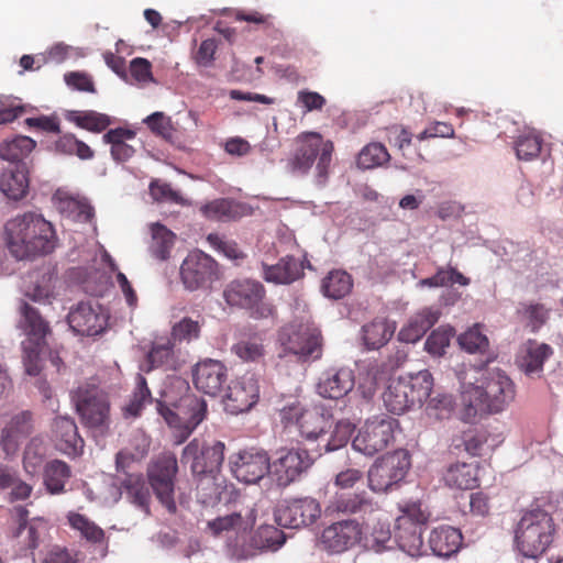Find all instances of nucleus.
I'll list each match as a JSON object with an SVG mask.
<instances>
[{
	"instance_id": "f257e3e1",
	"label": "nucleus",
	"mask_w": 563,
	"mask_h": 563,
	"mask_svg": "<svg viewBox=\"0 0 563 563\" xmlns=\"http://www.w3.org/2000/svg\"><path fill=\"white\" fill-rule=\"evenodd\" d=\"M516 386L500 368H485L475 383L462 385V419L474 422L477 419L504 412L514 402Z\"/></svg>"
},
{
	"instance_id": "f03ea898",
	"label": "nucleus",
	"mask_w": 563,
	"mask_h": 563,
	"mask_svg": "<svg viewBox=\"0 0 563 563\" xmlns=\"http://www.w3.org/2000/svg\"><path fill=\"white\" fill-rule=\"evenodd\" d=\"M3 240L16 260L47 254L55 247L52 224L34 212L18 214L8 220L3 228Z\"/></svg>"
},
{
	"instance_id": "7ed1b4c3",
	"label": "nucleus",
	"mask_w": 563,
	"mask_h": 563,
	"mask_svg": "<svg viewBox=\"0 0 563 563\" xmlns=\"http://www.w3.org/2000/svg\"><path fill=\"white\" fill-rule=\"evenodd\" d=\"M224 449L225 445L221 441L208 444L195 438L183 450L180 461L189 465L192 475L197 478L198 498L203 504H211L219 499L216 474L224 461Z\"/></svg>"
},
{
	"instance_id": "20e7f679",
	"label": "nucleus",
	"mask_w": 563,
	"mask_h": 563,
	"mask_svg": "<svg viewBox=\"0 0 563 563\" xmlns=\"http://www.w3.org/2000/svg\"><path fill=\"white\" fill-rule=\"evenodd\" d=\"M176 388L181 391L178 399H174L170 390L165 393V402L157 401V410L168 423L175 428L176 443L186 441L197 426L205 419L207 404L202 398L190 393L189 385L184 379L175 380Z\"/></svg>"
},
{
	"instance_id": "39448f33",
	"label": "nucleus",
	"mask_w": 563,
	"mask_h": 563,
	"mask_svg": "<svg viewBox=\"0 0 563 563\" xmlns=\"http://www.w3.org/2000/svg\"><path fill=\"white\" fill-rule=\"evenodd\" d=\"M385 514L377 505L354 496V545L379 553L387 549L390 528Z\"/></svg>"
},
{
	"instance_id": "423d86ee",
	"label": "nucleus",
	"mask_w": 563,
	"mask_h": 563,
	"mask_svg": "<svg viewBox=\"0 0 563 563\" xmlns=\"http://www.w3.org/2000/svg\"><path fill=\"white\" fill-rule=\"evenodd\" d=\"M386 380L382 398L385 408L394 415H401L416 405L421 406L433 388V377L427 369L407 377H387Z\"/></svg>"
},
{
	"instance_id": "0eeeda50",
	"label": "nucleus",
	"mask_w": 563,
	"mask_h": 563,
	"mask_svg": "<svg viewBox=\"0 0 563 563\" xmlns=\"http://www.w3.org/2000/svg\"><path fill=\"white\" fill-rule=\"evenodd\" d=\"M555 526L551 515L532 508L523 512L515 529V543L526 558L537 559L553 542Z\"/></svg>"
},
{
	"instance_id": "6e6552de",
	"label": "nucleus",
	"mask_w": 563,
	"mask_h": 563,
	"mask_svg": "<svg viewBox=\"0 0 563 563\" xmlns=\"http://www.w3.org/2000/svg\"><path fill=\"white\" fill-rule=\"evenodd\" d=\"M71 400L84 427L104 434L111 424L109 394L99 385L84 383L71 393Z\"/></svg>"
},
{
	"instance_id": "1a4fd4ad",
	"label": "nucleus",
	"mask_w": 563,
	"mask_h": 563,
	"mask_svg": "<svg viewBox=\"0 0 563 563\" xmlns=\"http://www.w3.org/2000/svg\"><path fill=\"white\" fill-rule=\"evenodd\" d=\"M333 145L330 141H323L319 133H307L298 137L296 150L289 159L292 173L305 175L317 161V181L323 185L328 177Z\"/></svg>"
},
{
	"instance_id": "9d476101",
	"label": "nucleus",
	"mask_w": 563,
	"mask_h": 563,
	"mask_svg": "<svg viewBox=\"0 0 563 563\" xmlns=\"http://www.w3.org/2000/svg\"><path fill=\"white\" fill-rule=\"evenodd\" d=\"M223 299L230 307L247 310L254 319H267L276 313L274 305L266 300L264 285L255 279L231 280L223 289Z\"/></svg>"
},
{
	"instance_id": "9b49d317",
	"label": "nucleus",
	"mask_w": 563,
	"mask_h": 563,
	"mask_svg": "<svg viewBox=\"0 0 563 563\" xmlns=\"http://www.w3.org/2000/svg\"><path fill=\"white\" fill-rule=\"evenodd\" d=\"M428 519L429 514L421 509L419 503L407 504L396 519L395 540L399 549L411 558L421 556L427 552L422 531Z\"/></svg>"
},
{
	"instance_id": "f8f14e48",
	"label": "nucleus",
	"mask_w": 563,
	"mask_h": 563,
	"mask_svg": "<svg viewBox=\"0 0 563 563\" xmlns=\"http://www.w3.org/2000/svg\"><path fill=\"white\" fill-rule=\"evenodd\" d=\"M178 462L172 452H164L154 457L146 470L150 486L158 501L169 514L177 511L175 501V484Z\"/></svg>"
},
{
	"instance_id": "ddd939ff",
	"label": "nucleus",
	"mask_w": 563,
	"mask_h": 563,
	"mask_svg": "<svg viewBox=\"0 0 563 563\" xmlns=\"http://www.w3.org/2000/svg\"><path fill=\"white\" fill-rule=\"evenodd\" d=\"M332 415L323 405L303 408L299 402L284 407L280 420L285 427L295 424L300 434L307 439H317L331 424Z\"/></svg>"
},
{
	"instance_id": "4468645a",
	"label": "nucleus",
	"mask_w": 563,
	"mask_h": 563,
	"mask_svg": "<svg viewBox=\"0 0 563 563\" xmlns=\"http://www.w3.org/2000/svg\"><path fill=\"white\" fill-rule=\"evenodd\" d=\"M321 333L319 329L308 323L291 322L285 325L279 333V341L284 349L299 358H320L322 354Z\"/></svg>"
},
{
	"instance_id": "2eb2a0df",
	"label": "nucleus",
	"mask_w": 563,
	"mask_h": 563,
	"mask_svg": "<svg viewBox=\"0 0 563 563\" xmlns=\"http://www.w3.org/2000/svg\"><path fill=\"white\" fill-rule=\"evenodd\" d=\"M410 467V456L397 450L378 457L368 470V485L374 492H386L402 481Z\"/></svg>"
},
{
	"instance_id": "dca6fc26",
	"label": "nucleus",
	"mask_w": 563,
	"mask_h": 563,
	"mask_svg": "<svg viewBox=\"0 0 563 563\" xmlns=\"http://www.w3.org/2000/svg\"><path fill=\"white\" fill-rule=\"evenodd\" d=\"M180 278L188 290L208 288L219 278L218 264L203 252H191L180 266Z\"/></svg>"
},
{
	"instance_id": "f3484780",
	"label": "nucleus",
	"mask_w": 563,
	"mask_h": 563,
	"mask_svg": "<svg viewBox=\"0 0 563 563\" xmlns=\"http://www.w3.org/2000/svg\"><path fill=\"white\" fill-rule=\"evenodd\" d=\"M395 424L396 420L389 417H374L366 420L354 437V451L373 455L384 450L394 439Z\"/></svg>"
},
{
	"instance_id": "a211bd4d",
	"label": "nucleus",
	"mask_w": 563,
	"mask_h": 563,
	"mask_svg": "<svg viewBox=\"0 0 563 563\" xmlns=\"http://www.w3.org/2000/svg\"><path fill=\"white\" fill-rule=\"evenodd\" d=\"M230 468L235 478L246 484H254L269 474L271 460L266 451L249 449L230 457Z\"/></svg>"
},
{
	"instance_id": "6ab92c4d",
	"label": "nucleus",
	"mask_w": 563,
	"mask_h": 563,
	"mask_svg": "<svg viewBox=\"0 0 563 563\" xmlns=\"http://www.w3.org/2000/svg\"><path fill=\"white\" fill-rule=\"evenodd\" d=\"M319 501L311 497L286 501L275 512V520L280 527L298 529L314 523L321 516Z\"/></svg>"
},
{
	"instance_id": "aec40b11",
	"label": "nucleus",
	"mask_w": 563,
	"mask_h": 563,
	"mask_svg": "<svg viewBox=\"0 0 563 563\" xmlns=\"http://www.w3.org/2000/svg\"><path fill=\"white\" fill-rule=\"evenodd\" d=\"M277 454L278 457L271 463L269 475L280 487L294 483L311 465L306 450L282 449Z\"/></svg>"
},
{
	"instance_id": "412c9836",
	"label": "nucleus",
	"mask_w": 563,
	"mask_h": 563,
	"mask_svg": "<svg viewBox=\"0 0 563 563\" xmlns=\"http://www.w3.org/2000/svg\"><path fill=\"white\" fill-rule=\"evenodd\" d=\"M260 387L253 376H242L228 386L223 397L227 412L239 415L250 410L258 400Z\"/></svg>"
},
{
	"instance_id": "4be33fe9",
	"label": "nucleus",
	"mask_w": 563,
	"mask_h": 563,
	"mask_svg": "<svg viewBox=\"0 0 563 563\" xmlns=\"http://www.w3.org/2000/svg\"><path fill=\"white\" fill-rule=\"evenodd\" d=\"M192 377L198 390L217 396L228 380V369L222 362L208 358L196 365Z\"/></svg>"
},
{
	"instance_id": "5701e85b",
	"label": "nucleus",
	"mask_w": 563,
	"mask_h": 563,
	"mask_svg": "<svg viewBox=\"0 0 563 563\" xmlns=\"http://www.w3.org/2000/svg\"><path fill=\"white\" fill-rule=\"evenodd\" d=\"M67 320L74 332L91 336L106 329L108 318L99 306L93 308L90 303L80 302L69 312Z\"/></svg>"
},
{
	"instance_id": "b1692460",
	"label": "nucleus",
	"mask_w": 563,
	"mask_h": 563,
	"mask_svg": "<svg viewBox=\"0 0 563 563\" xmlns=\"http://www.w3.org/2000/svg\"><path fill=\"white\" fill-rule=\"evenodd\" d=\"M34 430L33 413L22 410L13 415L1 430L0 445L7 455L14 454L20 443Z\"/></svg>"
},
{
	"instance_id": "393cba45",
	"label": "nucleus",
	"mask_w": 563,
	"mask_h": 563,
	"mask_svg": "<svg viewBox=\"0 0 563 563\" xmlns=\"http://www.w3.org/2000/svg\"><path fill=\"white\" fill-rule=\"evenodd\" d=\"M52 432L57 449L64 454L75 456L82 452L85 443L73 418L56 417L52 424Z\"/></svg>"
},
{
	"instance_id": "a878e982",
	"label": "nucleus",
	"mask_w": 563,
	"mask_h": 563,
	"mask_svg": "<svg viewBox=\"0 0 563 563\" xmlns=\"http://www.w3.org/2000/svg\"><path fill=\"white\" fill-rule=\"evenodd\" d=\"M552 354L553 349L549 344L528 340L520 346L516 363L527 375L539 374Z\"/></svg>"
},
{
	"instance_id": "bb28decb",
	"label": "nucleus",
	"mask_w": 563,
	"mask_h": 563,
	"mask_svg": "<svg viewBox=\"0 0 563 563\" xmlns=\"http://www.w3.org/2000/svg\"><path fill=\"white\" fill-rule=\"evenodd\" d=\"M67 521L70 528L79 532L80 538L88 543L101 548V556H106L109 550V539L104 530L87 516L79 512L69 511Z\"/></svg>"
},
{
	"instance_id": "cd10ccee",
	"label": "nucleus",
	"mask_w": 563,
	"mask_h": 563,
	"mask_svg": "<svg viewBox=\"0 0 563 563\" xmlns=\"http://www.w3.org/2000/svg\"><path fill=\"white\" fill-rule=\"evenodd\" d=\"M352 390V369H329L320 377L318 394L323 398L340 399Z\"/></svg>"
},
{
	"instance_id": "c85d7f7f",
	"label": "nucleus",
	"mask_w": 563,
	"mask_h": 563,
	"mask_svg": "<svg viewBox=\"0 0 563 563\" xmlns=\"http://www.w3.org/2000/svg\"><path fill=\"white\" fill-rule=\"evenodd\" d=\"M352 539V519L344 518L339 521H331V525L323 529L320 537V545L329 553H342L349 550Z\"/></svg>"
},
{
	"instance_id": "c756f323",
	"label": "nucleus",
	"mask_w": 563,
	"mask_h": 563,
	"mask_svg": "<svg viewBox=\"0 0 563 563\" xmlns=\"http://www.w3.org/2000/svg\"><path fill=\"white\" fill-rule=\"evenodd\" d=\"M302 275L301 263L290 255L282 257L275 265L263 264V277L268 283L289 285Z\"/></svg>"
},
{
	"instance_id": "7c9ffc66",
	"label": "nucleus",
	"mask_w": 563,
	"mask_h": 563,
	"mask_svg": "<svg viewBox=\"0 0 563 563\" xmlns=\"http://www.w3.org/2000/svg\"><path fill=\"white\" fill-rule=\"evenodd\" d=\"M461 544L460 530L450 526L434 528L429 537V548L439 558H450L459 551Z\"/></svg>"
},
{
	"instance_id": "2f4dec72",
	"label": "nucleus",
	"mask_w": 563,
	"mask_h": 563,
	"mask_svg": "<svg viewBox=\"0 0 563 563\" xmlns=\"http://www.w3.org/2000/svg\"><path fill=\"white\" fill-rule=\"evenodd\" d=\"M440 312L431 308H424L412 316L399 333L398 339L406 343H416L439 320Z\"/></svg>"
},
{
	"instance_id": "473e14b6",
	"label": "nucleus",
	"mask_w": 563,
	"mask_h": 563,
	"mask_svg": "<svg viewBox=\"0 0 563 563\" xmlns=\"http://www.w3.org/2000/svg\"><path fill=\"white\" fill-rule=\"evenodd\" d=\"M396 325L386 319H375L362 328L361 339L366 350H378L395 333Z\"/></svg>"
},
{
	"instance_id": "72a5a7b5",
	"label": "nucleus",
	"mask_w": 563,
	"mask_h": 563,
	"mask_svg": "<svg viewBox=\"0 0 563 563\" xmlns=\"http://www.w3.org/2000/svg\"><path fill=\"white\" fill-rule=\"evenodd\" d=\"M29 188L27 170L24 164L5 169L0 176V189L10 199H22Z\"/></svg>"
},
{
	"instance_id": "f704fd0d",
	"label": "nucleus",
	"mask_w": 563,
	"mask_h": 563,
	"mask_svg": "<svg viewBox=\"0 0 563 563\" xmlns=\"http://www.w3.org/2000/svg\"><path fill=\"white\" fill-rule=\"evenodd\" d=\"M174 346L175 343L169 338L156 340L146 357L147 371L159 367L166 371H176L178 363Z\"/></svg>"
},
{
	"instance_id": "c9c22d12",
	"label": "nucleus",
	"mask_w": 563,
	"mask_h": 563,
	"mask_svg": "<svg viewBox=\"0 0 563 563\" xmlns=\"http://www.w3.org/2000/svg\"><path fill=\"white\" fill-rule=\"evenodd\" d=\"M231 352L244 363H258L266 354L264 340L257 333L241 338L231 346Z\"/></svg>"
},
{
	"instance_id": "e433bc0d",
	"label": "nucleus",
	"mask_w": 563,
	"mask_h": 563,
	"mask_svg": "<svg viewBox=\"0 0 563 563\" xmlns=\"http://www.w3.org/2000/svg\"><path fill=\"white\" fill-rule=\"evenodd\" d=\"M21 320L20 328L32 340L40 344L49 331L48 323L41 317L38 311L27 302H23L20 308Z\"/></svg>"
},
{
	"instance_id": "4c0bfd02",
	"label": "nucleus",
	"mask_w": 563,
	"mask_h": 563,
	"mask_svg": "<svg viewBox=\"0 0 563 563\" xmlns=\"http://www.w3.org/2000/svg\"><path fill=\"white\" fill-rule=\"evenodd\" d=\"M135 132L129 129L117 128L109 130L103 135V141L111 144V155L117 162H125L131 158L135 150L126 141L133 140Z\"/></svg>"
},
{
	"instance_id": "58836bf2",
	"label": "nucleus",
	"mask_w": 563,
	"mask_h": 563,
	"mask_svg": "<svg viewBox=\"0 0 563 563\" xmlns=\"http://www.w3.org/2000/svg\"><path fill=\"white\" fill-rule=\"evenodd\" d=\"M71 476L69 465L60 460H53L44 467V485L52 495L65 493V484Z\"/></svg>"
},
{
	"instance_id": "ea45409f",
	"label": "nucleus",
	"mask_w": 563,
	"mask_h": 563,
	"mask_svg": "<svg viewBox=\"0 0 563 563\" xmlns=\"http://www.w3.org/2000/svg\"><path fill=\"white\" fill-rule=\"evenodd\" d=\"M443 479L451 488L473 489L477 486V468L473 464L456 463L446 470Z\"/></svg>"
},
{
	"instance_id": "a19ab883",
	"label": "nucleus",
	"mask_w": 563,
	"mask_h": 563,
	"mask_svg": "<svg viewBox=\"0 0 563 563\" xmlns=\"http://www.w3.org/2000/svg\"><path fill=\"white\" fill-rule=\"evenodd\" d=\"M357 371V390L364 399L369 400L378 384L387 379V374L376 363L358 366Z\"/></svg>"
},
{
	"instance_id": "79ce46f5",
	"label": "nucleus",
	"mask_w": 563,
	"mask_h": 563,
	"mask_svg": "<svg viewBox=\"0 0 563 563\" xmlns=\"http://www.w3.org/2000/svg\"><path fill=\"white\" fill-rule=\"evenodd\" d=\"M151 235L152 239L148 245L151 255L158 261L169 258L176 240L175 233L161 223H153L151 225Z\"/></svg>"
},
{
	"instance_id": "37998d69",
	"label": "nucleus",
	"mask_w": 563,
	"mask_h": 563,
	"mask_svg": "<svg viewBox=\"0 0 563 563\" xmlns=\"http://www.w3.org/2000/svg\"><path fill=\"white\" fill-rule=\"evenodd\" d=\"M254 511L251 510L247 518H244L240 512H233L223 517H218L208 521L207 527L214 537L229 531H246L255 521Z\"/></svg>"
},
{
	"instance_id": "c03bdc74",
	"label": "nucleus",
	"mask_w": 563,
	"mask_h": 563,
	"mask_svg": "<svg viewBox=\"0 0 563 563\" xmlns=\"http://www.w3.org/2000/svg\"><path fill=\"white\" fill-rule=\"evenodd\" d=\"M36 142L25 135H16L0 144V157L8 162H21L35 148Z\"/></svg>"
},
{
	"instance_id": "a18cd8bd",
	"label": "nucleus",
	"mask_w": 563,
	"mask_h": 563,
	"mask_svg": "<svg viewBox=\"0 0 563 563\" xmlns=\"http://www.w3.org/2000/svg\"><path fill=\"white\" fill-rule=\"evenodd\" d=\"M122 487L134 505L148 512L151 493L142 474H128Z\"/></svg>"
},
{
	"instance_id": "49530a36",
	"label": "nucleus",
	"mask_w": 563,
	"mask_h": 563,
	"mask_svg": "<svg viewBox=\"0 0 563 563\" xmlns=\"http://www.w3.org/2000/svg\"><path fill=\"white\" fill-rule=\"evenodd\" d=\"M241 205L230 199H216L201 207L202 214L212 221H231L241 216Z\"/></svg>"
},
{
	"instance_id": "de8ad7c7",
	"label": "nucleus",
	"mask_w": 563,
	"mask_h": 563,
	"mask_svg": "<svg viewBox=\"0 0 563 563\" xmlns=\"http://www.w3.org/2000/svg\"><path fill=\"white\" fill-rule=\"evenodd\" d=\"M135 389L132 394L129 402L122 408L123 416L125 418H136L141 415L146 404L152 402L151 390L147 386V382L141 374L136 375Z\"/></svg>"
},
{
	"instance_id": "09e8293b",
	"label": "nucleus",
	"mask_w": 563,
	"mask_h": 563,
	"mask_svg": "<svg viewBox=\"0 0 563 563\" xmlns=\"http://www.w3.org/2000/svg\"><path fill=\"white\" fill-rule=\"evenodd\" d=\"M52 148L63 155H76L80 159H91L93 151L82 141H79L74 134L65 133L54 141Z\"/></svg>"
},
{
	"instance_id": "8fccbe9b",
	"label": "nucleus",
	"mask_w": 563,
	"mask_h": 563,
	"mask_svg": "<svg viewBox=\"0 0 563 563\" xmlns=\"http://www.w3.org/2000/svg\"><path fill=\"white\" fill-rule=\"evenodd\" d=\"M322 289L327 297L333 299L343 298L352 289V278L346 272L334 269L323 279Z\"/></svg>"
},
{
	"instance_id": "3c124183",
	"label": "nucleus",
	"mask_w": 563,
	"mask_h": 563,
	"mask_svg": "<svg viewBox=\"0 0 563 563\" xmlns=\"http://www.w3.org/2000/svg\"><path fill=\"white\" fill-rule=\"evenodd\" d=\"M285 534L278 528L265 525L261 526L252 536V545L258 550H278L285 543Z\"/></svg>"
},
{
	"instance_id": "603ef678",
	"label": "nucleus",
	"mask_w": 563,
	"mask_h": 563,
	"mask_svg": "<svg viewBox=\"0 0 563 563\" xmlns=\"http://www.w3.org/2000/svg\"><path fill=\"white\" fill-rule=\"evenodd\" d=\"M390 155L382 143H369L362 148L357 156V166L362 169H373L383 166Z\"/></svg>"
},
{
	"instance_id": "864d4df0",
	"label": "nucleus",
	"mask_w": 563,
	"mask_h": 563,
	"mask_svg": "<svg viewBox=\"0 0 563 563\" xmlns=\"http://www.w3.org/2000/svg\"><path fill=\"white\" fill-rule=\"evenodd\" d=\"M324 516L330 521L352 519V492H334L324 509Z\"/></svg>"
},
{
	"instance_id": "5fc2aeb1",
	"label": "nucleus",
	"mask_w": 563,
	"mask_h": 563,
	"mask_svg": "<svg viewBox=\"0 0 563 563\" xmlns=\"http://www.w3.org/2000/svg\"><path fill=\"white\" fill-rule=\"evenodd\" d=\"M457 342L461 349L470 354H483L489 346L488 338L482 332L478 324L468 328L465 332L460 334Z\"/></svg>"
},
{
	"instance_id": "6e6d98bb",
	"label": "nucleus",
	"mask_w": 563,
	"mask_h": 563,
	"mask_svg": "<svg viewBox=\"0 0 563 563\" xmlns=\"http://www.w3.org/2000/svg\"><path fill=\"white\" fill-rule=\"evenodd\" d=\"M202 321L184 317L172 327L170 340L176 343H190L198 340L201 333Z\"/></svg>"
},
{
	"instance_id": "4d7b16f0",
	"label": "nucleus",
	"mask_w": 563,
	"mask_h": 563,
	"mask_svg": "<svg viewBox=\"0 0 563 563\" xmlns=\"http://www.w3.org/2000/svg\"><path fill=\"white\" fill-rule=\"evenodd\" d=\"M518 312L531 332H538L549 319V309L541 303L522 305Z\"/></svg>"
},
{
	"instance_id": "13d9d810",
	"label": "nucleus",
	"mask_w": 563,
	"mask_h": 563,
	"mask_svg": "<svg viewBox=\"0 0 563 563\" xmlns=\"http://www.w3.org/2000/svg\"><path fill=\"white\" fill-rule=\"evenodd\" d=\"M454 329L451 327H439L427 338L426 351L433 356H442L449 347Z\"/></svg>"
},
{
	"instance_id": "bf43d9fd",
	"label": "nucleus",
	"mask_w": 563,
	"mask_h": 563,
	"mask_svg": "<svg viewBox=\"0 0 563 563\" xmlns=\"http://www.w3.org/2000/svg\"><path fill=\"white\" fill-rule=\"evenodd\" d=\"M73 121L79 128L97 133L106 130L111 123L107 114L98 113L96 111L77 112Z\"/></svg>"
},
{
	"instance_id": "052dcab7",
	"label": "nucleus",
	"mask_w": 563,
	"mask_h": 563,
	"mask_svg": "<svg viewBox=\"0 0 563 563\" xmlns=\"http://www.w3.org/2000/svg\"><path fill=\"white\" fill-rule=\"evenodd\" d=\"M541 139L533 132L519 135L515 145L517 157L525 161L537 157L541 151Z\"/></svg>"
},
{
	"instance_id": "680f3d73",
	"label": "nucleus",
	"mask_w": 563,
	"mask_h": 563,
	"mask_svg": "<svg viewBox=\"0 0 563 563\" xmlns=\"http://www.w3.org/2000/svg\"><path fill=\"white\" fill-rule=\"evenodd\" d=\"M150 194L152 198L158 202H172L181 206L187 203V200L181 196V194L173 189L170 184L158 179H155L150 184Z\"/></svg>"
},
{
	"instance_id": "e2e57ef3",
	"label": "nucleus",
	"mask_w": 563,
	"mask_h": 563,
	"mask_svg": "<svg viewBox=\"0 0 563 563\" xmlns=\"http://www.w3.org/2000/svg\"><path fill=\"white\" fill-rule=\"evenodd\" d=\"M208 242L218 251L224 253L225 256L232 260H242L245 257L243 252L240 250L234 241L227 240L217 233H210L207 236Z\"/></svg>"
},
{
	"instance_id": "0e129e2a",
	"label": "nucleus",
	"mask_w": 563,
	"mask_h": 563,
	"mask_svg": "<svg viewBox=\"0 0 563 563\" xmlns=\"http://www.w3.org/2000/svg\"><path fill=\"white\" fill-rule=\"evenodd\" d=\"M352 437V424L349 420H341L336 423L331 438L327 444V451H335L345 446Z\"/></svg>"
},
{
	"instance_id": "69168bd1",
	"label": "nucleus",
	"mask_w": 563,
	"mask_h": 563,
	"mask_svg": "<svg viewBox=\"0 0 563 563\" xmlns=\"http://www.w3.org/2000/svg\"><path fill=\"white\" fill-rule=\"evenodd\" d=\"M297 103L300 104L303 109V112L307 113L322 110L327 103V100L319 92L303 89L297 93Z\"/></svg>"
},
{
	"instance_id": "338daca9",
	"label": "nucleus",
	"mask_w": 563,
	"mask_h": 563,
	"mask_svg": "<svg viewBox=\"0 0 563 563\" xmlns=\"http://www.w3.org/2000/svg\"><path fill=\"white\" fill-rule=\"evenodd\" d=\"M453 397L448 394H438L437 396L429 399L427 409L434 413L430 412V415H434L438 419H443L449 417L451 411L453 410Z\"/></svg>"
},
{
	"instance_id": "774afa93",
	"label": "nucleus",
	"mask_w": 563,
	"mask_h": 563,
	"mask_svg": "<svg viewBox=\"0 0 563 563\" xmlns=\"http://www.w3.org/2000/svg\"><path fill=\"white\" fill-rule=\"evenodd\" d=\"M144 122L147 128L157 135L167 137L172 134L173 128L170 118L165 115L163 112L152 113L144 120Z\"/></svg>"
}]
</instances>
